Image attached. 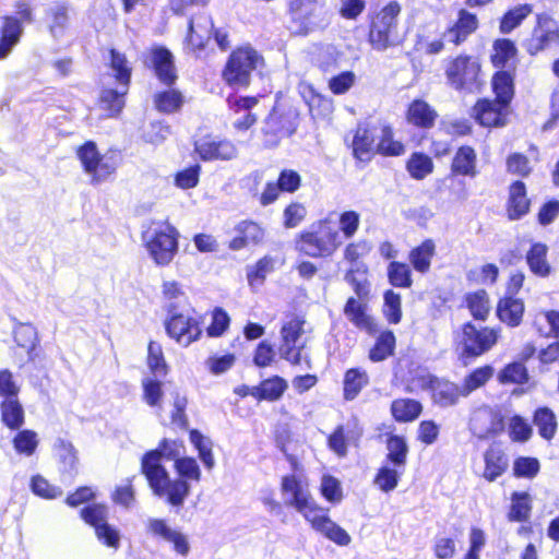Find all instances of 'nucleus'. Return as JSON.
Wrapping results in <instances>:
<instances>
[{
	"label": "nucleus",
	"mask_w": 559,
	"mask_h": 559,
	"mask_svg": "<svg viewBox=\"0 0 559 559\" xmlns=\"http://www.w3.org/2000/svg\"><path fill=\"white\" fill-rule=\"evenodd\" d=\"M533 13V4L522 3L509 8L499 19V32L510 34Z\"/></svg>",
	"instance_id": "3c124183"
},
{
	"label": "nucleus",
	"mask_w": 559,
	"mask_h": 559,
	"mask_svg": "<svg viewBox=\"0 0 559 559\" xmlns=\"http://www.w3.org/2000/svg\"><path fill=\"white\" fill-rule=\"evenodd\" d=\"M483 461L481 478L488 483L496 481L509 469V455L499 443H492L484 451Z\"/></svg>",
	"instance_id": "2f4dec72"
},
{
	"label": "nucleus",
	"mask_w": 559,
	"mask_h": 559,
	"mask_svg": "<svg viewBox=\"0 0 559 559\" xmlns=\"http://www.w3.org/2000/svg\"><path fill=\"white\" fill-rule=\"evenodd\" d=\"M462 306L468 310L475 321L485 322L490 316V296L484 288L466 293L463 296Z\"/></svg>",
	"instance_id": "4c0bfd02"
},
{
	"label": "nucleus",
	"mask_w": 559,
	"mask_h": 559,
	"mask_svg": "<svg viewBox=\"0 0 559 559\" xmlns=\"http://www.w3.org/2000/svg\"><path fill=\"white\" fill-rule=\"evenodd\" d=\"M364 435V428L359 420L354 417L346 424H340L334 427L326 437V445L338 457H345L348 447H358Z\"/></svg>",
	"instance_id": "412c9836"
},
{
	"label": "nucleus",
	"mask_w": 559,
	"mask_h": 559,
	"mask_svg": "<svg viewBox=\"0 0 559 559\" xmlns=\"http://www.w3.org/2000/svg\"><path fill=\"white\" fill-rule=\"evenodd\" d=\"M403 472L404 469L383 465L378 468L373 477V484L381 491L390 492L397 487Z\"/></svg>",
	"instance_id": "0e129e2a"
},
{
	"label": "nucleus",
	"mask_w": 559,
	"mask_h": 559,
	"mask_svg": "<svg viewBox=\"0 0 559 559\" xmlns=\"http://www.w3.org/2000/svg\"><path fill=\"white\" fill-rule=\"evenodd\" d=\"M424 389L430 392L432 403L441 408L455 406L464 397L461 385L436 376H428Z\"/></svg>",
	"instance_id": "b1692460"
},
{
	"label": "nucleus",
	"mask_w": 559,
	"mask_h": 559,
	"mask_svg": "<svg viewBox=\"0 0 559 559\" xmlns=\"http://www.w3.org/2000/svg\"><path fill=\"white\" fill-rule=\"evenodd\" d=\"M342 243L334 219L325 216L296 234L294 249L301 257L326 260L338 251Z\"/></svg>",
	"instance_id": "7ed1b4c3"
},
{
	"label": "nucleus",
	"mask_w": 559,
	"mask_h": 559,
	"mask_svg": "<svg viewBox=\"0 0 559 559\" xmlns=\"http://www.w3.org/2000/svg\"><path fill=\"white\" fill-rule=\"evenodd\" d=\"M443 75L448 87L459 94H479L486 85L483 62L471 53L449 57L443 66Z\"/></svg>",
	"instance_id": "20e7f679"
},
{
	"label": "nucleus",
	"mask_w": 559,
	"mask_h": 559,
	"mask_svg": "<svg viewBox=\"0 0 559 559\" xmlns=\"http://www.w3.org/2000/svg\"><path fill=\"white\" fill-rule=\"evenodd\" d=\"M436 255V242L431 238L424 239L408 252L412 267L420 274H427Z\"/></svg>",
	"instance_id": "a19ab883"
},
{
	"label": "nucleus",
	"mask_w": 559,
	"mask_h": 559,
	"mask_svg": "<svg viewBox=\"0 0 559 559\" xmlns=\"http://www.w3.org/2000/svg\"><path fill=\"white\" fill-rule=\"evenodd\" d=\"M540 472V462L535 456H518L513 460L512 474L515 478L533 479Z\"/></svg>",
	"instance_id": "774afa93"
},
{
	"label": "nucleus",
	"mask_w": 559,
	"mask_h": 559,
	"mask_svg": "<svg viewBox=\"0 0 559 559\" xmlns=\"http://www.w3.org/2000/svg\"><path fill=\"white\" fill-rule=\"evenodd\" d=\"M288 389L286 379L278 374L270 376L253 386L254 400L257 402H276L281 400Z\"/></svg>",
	"instance_id": "ea45409f"
},
{
	"label": "nucleus",
	"mask_w": 559,
	"mask_h": 559,
	"mask_svg": "<svg viewBox=\"0 0 559 559\" xmlns=\"http://www.w3.org/2000/svg\"><path fill=\"white\" fill-rule=\"evenodd\" d=\"M559 45V23L548 13H538L531 35L524 39L523 48L531 57Z\"/></svg>",
	"instance_id": "a211bd4d"
},
{
	"label": "nucleus",
	"mask_w": 559,
	"mask_h": 559,
	"mask_svg": "<svg viewBox=\"0 0 559 559\" xmlns=\"http://www.w3.org/2000/svg\"><path fill=\"white\" fill-rule=\"evenodd\" d=\"M236 236L228 242V248L239 251L248 247H255L263 243L265 228L253 219H242L235 226Z\"/></svg>",
	"instance_id": "cd10ccee"
},
{
	"label": "nucleus",
	"mask_w": 559,
	"mask_h": 559,
	"mask_svg": "<svg viewBox=\"0 0 559 559\" xmlns=\"http://www.w3.org/2000/svg\"><path fill=\"white\" fill-rule=\"evenodd\" d=\"M500 338V328L483 325L477 326L467 321L461 325V337L457 343L459 359L467 366L476 358L490 352Z\"/></svg>",
	"instance_id": "0eeeda50"
},
{
	"label": "nucleus",
	"mask_w": 559,
	"mask_h": 559,
	"mask_svg": "<svg viewBox=\"0 0 559 559\" xmlns=\"http://www.w3.org/2000/svg\"><path fill=\"white\" fill-rule=\"evenodd\" d=\"M525 301L518 296L502 295L496 304V317L507 328L515 329L524 321Z\"/></svg>",
	"instance_id": "c85d7f7f"
},
{
	"label": "nucleus",
	"mask_w": 559,
	"mask_h": 559,
	"mask_svg": "<svg viewBox=\"0 0 559 559\" xmlns=\"http://www.w3.org/2000/svg\"><path fill=\"white\" fill-rule=\"evenodd\" d=\"M126 90L128 88L126 87ZM126 94L127 91L120 93L115 88H105L102 92L98 98V106L105 111L107 118H117L120 116L126 105Z\"/></svg>",
	"instance_id": "603ef678"
},
{
	"label": "nucleus",
	"mask_w": 559,
	"mask_h": 559,
	"mask_svg": "<svg viewBox=\"0 0 559 559\" xmlns=\"http://www.w3.org/2000/svg\"><path fill=\"white\" fill-rule=\"evenodd\" d=\"M477 28L478 19L476 14L461 9L456 21L445 29L444 36H449V41L454 46H460L465 43Z\"/></svg>",
	"instance_id": "f704fd0d"
},
{
	"label": "nucleus",
	"mask_w": 559,
	"mask_h": 559,
	"mask_svg": "<svg viewBox=\"0 0 559 559\" xmlns=\"http://www.w3.org/2000/svg\"><path fill=\"white\" fill-rule=\"evenodd\" d=\"M13 340L17 348L26 353V360H22L20 368L27 362H35L39 358L40 345L36 328L31 323H17L13 329Z\"/></svg>",
	"instance_id": "7c9ffc66"
},
{
	"label": "nucleus",
	"mask_w": 559,
	"mask_h": 559,
	"mask_svg": "<svg viewBox=\"0 0 559 559\" xmlns=\"http://www.w3.org/2000/svg\"><path fill=\"white\" fill-rule=\"evenodd\" d=\"M438 111L425 99H413L405 109L406 122L418 130H430L436 126Z\"/></svg>",
	"instance_id": "473e14b6"
},
{
	"label": "nucleus",
	"mask_w": 559,
	"mask_h": 559,
	"mask_svg": "<svg viewBox=\"0 0 559 559\" xmlns=\"http://www.w3.org/2000/svg\"><path fill=\"white\" fill-rule=\"evenodd\" d=\"M0 419L4 427L14 431L25 424V412L19 397L5 399L0 402Z\"/></svg>",
	"instance_id": "de8ad7c7"
},
{
	"label": "nucleus",
	"mask_w": 559,
	"mask_h": 559,
	"mask_svg": "<svg viewBox=\"0 0 559 559\" xmlns=\"http://www.w3.org/2000/svg\"><path fill=\"white\" fill-rule=\"evenodd\" d=\"M389 283L396 288H411L413 285L412 265L402 261H390L386 266Z\"/></svg>",
	"instance_id": "5fc2aeb1"
},
{
	"label": "nucleus",
	"mask_w": 559,
	"mask_h": 559,
	"mask_svg": "<svg viewBox=\"0 0 559 559\" xmlns=\"http://www.w3.org/2000/svg\"><path fill=\"white\" fill-rule=\"evenodd\" d=\"M492 97H478L469 109V117L483 129L495 130L508 126L512 114L516 86L507 80L495 79L489 82Z\"/></svg>",
	"instance_id": "f257e3e1"
},
{
	"label": "nucleus",
	"mask_w": 559,
	"mask_h": 559,
	"mask_svg": "<svg viewBox=\"0 0 559 559\" xmlns=\"http://www.w3.org/2000/svg\"><path fill=\"white\" fill-rule=\"evenodd\" d=\"M519 61V49L515 43L507 37L496 38L492 41L491 50L489 53V62L495 69L490 76L489 82L499 78V80H507L512 86H516V64Z\"/></svg>",
	"instance_id": "dca6fc26"
},
{
	"label": "nucleus",
	"mask_w": 559,
	"mask_h": 559,
	"mask_svg": "<svg viewBox=\"0 0 559 559\" xmlns=\"http://www.w3.org/2000/svg\"><path fill=\"white\" fill-rule=\"evenodd\" d=\"M305 320L300 317H293L281 328V343L278 352L281 358L290 366H304L306 369L312 368V358L305 352L306 342H300L304 334Z\"/></svg>",
	"instance_id": "f8f14e48"
},
{
	"label": "nucleus",
	"mask_w": 559,
	"mask_h": 559,
	"mask_svg": "<svg viewBox=\"0 0 559 559\" xmlns=\"http://www.w3.org/2000/svg\"><path fill=\"white\" fill-rule=\"evenodd\" d=\"M186 452V445L182 440H170L163 438L159 440L156 449L146 451L142 459L140 471L145 476L150 488L153 493L163 492L162 484L167 478V469L162 464V461L168 460L177 462Z\"/></svg>",
	"instance_id": "423d86ee"
},
{
	"label": "nucleus",
	"mask_w": 559,
	"mask_h": 559,
	"mask_svg": "<svg viewBox=\"0 0 559 559\" xmlns=\"http://www.w3.org/2000/svg\"><path fill=\"white\" fill-rule=\"evenodd\" d=\"M532 421L536 426L539 437L550 442L558 431V420L555 412L548 406L535 408Z\"/></svg>",
	"instance_id": "49530a36"
},
{
	"label": "nucleus",
	"mask_w": 559,
	"mask_h": 559,
	"mask_svg": "<svg viewBox=\"0 0 559 559\" xmlns=\"http://www.w3.org/2000/svg\"><path fill=\"white\" fill-rule=\"evenodd\" d=\"M405 169L412 179L420 181L435 171V163L429 154L415 151L406 159Z\"/></svg>",
	"instance_id": "8fccbe9b"
},
{
	"label": "nucleus",
	"mask_w": 559,
	"mask_h": 559,
	"mask_svg": "<svg viewBox=\"0 0 559 559\" xmlns=\"http://www.w3.org/2000/svg\"><path fill=\"white\" fill-rule=\"evenodd\" d=\"M275 260L271 255L260 258L252 266L247 270L248 284L252 286L262 285L267 274L274 271Z\"/></svg>",
	"instance_id": "338daca9"
},
{
	"label": "nucleus",
	"mask_w": 559,
	"mask_h": 559,
	"mask_svg": "<svg viewBox=\"0 0 559 559\" xmlns=\"http://www.w3.org/2000/svg\"><path fill=\"white\" fill-rule=\"evenodd\" d=\"M193 152L202 162H229L238 157L237 145L229 139L205 134L193 142Z\"/></svg>",
	"instance_id": "6ab92c4d"
},
{
	"label": "nucleus",
	"mask_w": 559,
	"mask_h": 559,
	"mask_svg": "<svg viewBox=\"0 0 559 559\" xmlns=\"http://www.w3.org/2000/svg\"><path fill=\"white\" fill-rule=\"evenodd\" d=\"M479 173V159L476 148L469 144L459 145L451 157L448 178L474 179Z\"/></svg>",
	"instance_id": "5701e85b"
},
{
	"label": "nucleus",
	"mask_w": 559,
	"mask_h": 559,
	"mask_svg": "<svg viewBox=\"0 0 559 559\" xmlns=\"http://www.w3.org/2000/svg\"><path fill=\"white\" fill-rule=\"evenodd\" d=\"M374 343L368 350V359L371 362H381L394 356L396 349V336L390 329L381 330L373 335Z\"/></svg>",
	"instance_id": "58836bf2"
},
{
	"label": "nucleus",
	"mask_w": 559,
	"mask_h": 559,
	"mask_svg": "<svg viewBox=\"0 0 559 559\" xmlns=\"http://www.w3.org/2000/svg\"><path fill=\"white\" fill-rule=\"evenodd\" d=\"M368 275L369 267L367 264L350 266L346 270L344 280L350 286L355 296L347 298L343 313L355 328L366 332L368 335H376L379 331V324L368 313L372 292Z\"/></svg>",
	"instance_id": "f03ea898"
},
{
	"label": "nucleus",
	"mask_w": 559,
	"mask_h": 559,
	"mask_svg": "<svg viewBox=\"0 0 559 559\" xmlns=\"http://www.w3.org/2000/svg\"><path fill=\"white\" fill-rule=\"evenodd\" d=\"M265 60L250 44L237 46L229 53L223 69L222 80L233 88H248L252 73L264 68Z\"/></svg>",
	"instance_id": "39448f33"
},
{
	"label": "nucleus",
	"mask_w": 559,
	"mask_h": 559,
	"mask_svg": "<svg viewBox=\"0 0 559 559\" xmlns=\"http://www.w3.org/2000/svg\"><path fill=\"white\" fill-rule=\"evenodd\" d=\"M533 511V499L527 491H513L510 496V506L507 520L512 523L528 522Z\"/></svg>",
	"instance_id": "37998d69"
},
{
	"label": "nucleus",
	"mask_w": 559,
	"mask_h": 559,
	"mask_svg": "<svg viewBox=\"0 0 559 559\" xmlns=\"http://www.w3.org/2000/svg\"><path fill=\"white\" fill-rule=\"evenodd\" d=\"M320 0H290L288 3V13L293 24L292 34L294 36H307L314 29L312 21L314 7Z\"/></svg>",
	"instance_id": "a878e982"
},
{
	"label": "nucleus",
	"mask_w": 559,
	"mask_h": 559,
	"mask_svg": "<svg viewBox=\"0 0 559 559\" xmlns=\"http://www.w3.org/2000/svg\"><path fill=\"white\" fill-rule=\"evenodd\" d=\"M423 409V404L418 400L411 397H397L390 405L393 420L400 424L415 421L421 415Z\"/></svg>",
	"instance_id": "79ce46f5"
},
{
	"label": "nucleus",
	"mask_w": 559,
	"mask_h": 559,
	"mask_svg": "<svg viewBox=\"0 0 559 559\" xmlns=\"http://www.w3.org/2000/svg\"><path fill=\"white\" fill-rule=\"evenodd\" d=\"M369 372L360 366L347 368L342 380V396L346 402L356 400L370 385Z\"/></svg>",
	"instance_id": "72a5a7b5"
},
{
	"label": "nucleus",
	"mask_w": 559,
	"mask_h": 559,
	"mask_svg": "<svg viewBox=\"0 0 559 559\" xmlns=\"http://www.w3.org/2000/svg\"><path fill=\"white\" fill-rule=\"evenodd\" d=\"M385 447L388 450L385 462L396 468L405 469L409 451L406 439L400 435L388 433Z\"/></svg>",
	"instance_id": "09e8293b"
},
{
	"label": "nucleus",
	"mask_w": 559,
	"mask_h": 559,
	"mask_svg": "<svg viewBox=\"0 0 559 559\" xmlns=\"http://www.w3.org/2000/svg\"><path fill=\"white\" fill-rule=\"evenodd\" d=\"M75 155L81 163L83 171L91 176L92 183H99L115 175L122 163L120 152L110 150L105 154H100L97 144L92 140H87L79 145L75 150Z\"/></svg>",
	"instance_id": "6e6552de"
},
{
	"label": "nucleus",
	"mask_w": 559,
	"mask_h": 559,
	"mask_svg": "<svg viewBox=\"0 0 559 559\" xmlns=\"http://www.w3.org/2000/svg\"><path fill=\"white\" fill-rule=\"evenodd\" d=\"M501 384L523 385L530 381V373L525 365L520 361H512L504 365L497 374Z\"/></svg>",
	"instance_id": "4d7b16f0"
},
{
	"label": "nucleus",
	"mask_w": 559,
	"mask_h": 559,
	"mask_svg": "<svg viewBox=\"0 0 559 559\" xmlns=\"http://www.w3.org/2000/svg\"><path fill=\"white\" fill-rule=\"evenodd\" d=\"M376 151L382 156H401L405 153V145L394 139V131L391 126L381 129V136L376 145Z\"/></svg>",
	"instance_id": "13d9d810"
},
{
	"label": "nucleus",
	"mask_w": 559,
	"mask_h": 559,
	"mask_svg": "<svg viewBox=\"0 0 559 559\" xmlns=\"http://www.w3.org/2000/svg\"><path fill=\"white\" fill-rule=\"evenodd\" d=\"M298 128V112L275 103L262 121L260 135L264 148L277 147L281 142L292 136Z\"/></svg>",
	"instance_id": "9d476101"
},
{
	"label": "nucleus",
	"mask_w": 559,
	"mask_h": 559,
	"mask_svg": "<svg viewBox=\"0 0 559 559\" xmlns=\"http://www.w3.org/2000/svg\"><path fill=\"white\" fill-rule=\"evenodd\" d=\"M109 67L115 71V80L128 88L131 83L132 69L126 55L115 48H110Z\"/></svg>",
	"instance_id": "bf43d9fd"
},
{
	"label": "nucleus",
	"mask_w": 559,
	"mask_h": 559,
	"mask_svg": "<svg viewBox=\"0 0 559 559\" xmlns=\"http://www.w3.org/2000/svg\"><path fill=\"white\" fill-rule=\"evenodd\" d=\"M532 207V200L527 194V188L524 181L514 180L508 187V197L506 201V215L509 221H520L525 217Z\"/></svg>",
	"instance_id": "bb28decb"
},
{
	"label": "nucleus",
	"mask_w": 559,
	"mask_h": 559,
	"mask_svg": "<svg viewBox=\"0 0 559 559\" xmlns=\"http://www.w3.org/2000/svg\"><path fill=\"white\" fill-rule=\"evenodd\" d=\"M401 12V4L396 0H392L380 10L369 14L367 40L372 49L383 51L394 46V35Z\"/></svg>",
	"instance_id": "1a4fd4ad"
},
{
	"label": "nucleus",
	"mask_w": 559,
	"mask_h": 559,
	"mask_svg": "<svg viewBox=\"0 0 559 559\" xmlns=\"http://www.w3.org/2000/svg\"><path fill=\"white\" fill-rule=\"evenodd\" d=\"M146 364L151 371L156 377H165L169 371V367L166 362L163 347L160 344L154 341H150L147 345V357Z\"/></svg>",
	"instance_id": "e2e57ef3"
},
{
	"label": "nucleus",
	"mask_w": 559,
	"mask_h": 559,
	"mask_svg": "<svg viewBox=\"0 0 559 559\" xmlns=\"http://www.w3.org/2000/svg\"><path fill=\"white\" fill-rule=\"evenodd\" d=\"M12 438L14 451L20 455L32 456L39 444L37 432L32 429H19Z\"/></svg>",
	"instance_id": "052dcab7"
},
{
	"label": "nucleus",
	"mask_w": 559,
	"mask_h": 559,
	"mask_svg": "<svg viewBox=\"0 0 559 559\" xmlns=\"http://www.w3.org/2000/svg\"><path fill=\"white\" fill-rule=\"evenodd\" d=\"M281 491L289 495L290 498L285 502L287 507L295 510L306 506V501L312 496L310 491L302 485L301 480L295 475H284L281 478Z\"/></svg>",
	"instance_id": "c03bdc74"
},
{
	"label": "nucleus",
	"mask_w": 559,
	"mask_h": 559,
	"mask_svg": "<svg viewBox=\"0 0 559 559\" xmlns=\"http://www.w3.org/2000/svg\"><path fill=\"white\" fill-rule=\"evenodd\" d=\"M350 147L353 157L357 162L364 164L369 163L377 153L372 131L368 127L359 124L353 131Z\"/></svg>",
	"instance_id": "e433bc0d"
},
{
	"label": "nucleus",
	"mask_w": 559,
	"mask_h": 559,
	"mask_svg": "<svg viewBox=\"0 0 559 559\" xmlns=\"http://www.w3.org/2000/svg\"><path fill=\"white\" fill-rule=\"evenodd\" d=\"M301 176L295 169L284 168L275 181H267L259 195V203L267 206L276 202L281 193H295L301 187Z\"/></svg>",
	"instance_id": "4be33fe9"
},
{
	"label": "nucleus",
	"mask_w": 559,
	"mask_h": 559,
	"mask_svg": "<svg viewBox=\"0 0 559 559\" xmlns=\"http://www.w3.org/2000/svg\"><path fill=\"white\" fill-rule=\"evenodd\" d=\"M16 15H3L0 26V60L9 57L20 43L24 23L33 22V9L26 1L20 0L14 4Z\"/></svg>",
	"instance_id": "4468645a"
},
{
	"label": "nucleus",
	"mask_w": 559,
	"mask_h": 559,
	"mask_svg": "<svg viewBox=\"0 0 559 559\" xmlns=\"http://www.w3.org/2000/svg\"><path fill=\"white\" fill-rule=\"evenodd\" d=\"M261 97V95H229L226 98L230 111L234 114L245 112L243 116L236 119L233 123V128L236 131L247 132L257 124L259 117L252 109L259 104Z\"/></svg>",
	"instance_id": "393cba45"
},
{
	"label": "nucleus",
	"mask_w": 559,
	"mask_h": 559,
	"mask_svg": "<svg viewBox=\"0 0 559 559\" xmlns=\"http://www.w3.org/2000/svg\"><path fill=\"white\" fill-rule=\"evenodd\" d=\"M185 104L182 92L173 86L158 91L153 95L154 108L164 115L179 112Z\"/></svg>",
	"instance_id": "a18cd8bd"
},
{
	"label": "nucleus",
	"mask_w": 559,
	"mask_h": 559,
	"mask_svg": "<svg viewBox=\"0 0 559 559\" xmlns=\"http://www.w3.org/2000/svg\"><path fill=\"white\" fill-rule=\"evenodd\" d=\"M144 246L155 264L167 266L178 252L179 233L170 223L163 222L145 239Z\"/></svg>",
	"instance_id": "2eb2a0df"
},
{
	"label": "nucleus",
	"mask_w": 559,
	"mask_h": 559,
	"mask_svg": "<svg viewBox=\"0 0 559 559\" xmlns=\"http://www.w3.org/2000/svg\"><path fill=\"white\" fill-rule=\"evenodd\" d=\"M296 511L313 531L329 540L338 546H347L350 543L349 534L330 518L329 509L319 506L312 497L306 501V506L297 508Z\"/></svg>",
	"instance_id": "ddd939ff"
},
{
	"label": "nucleus",
	"mask_w": 559,
	"mask_h": 559,
	"mask_svg": "<svg viewBox=\"0 0 559 559\" xmlns=\"http://www.w3.org/2000/svg\"><path fill=\"white\" fill-rule=\"evenodd\" d=\"M382 314L389 324H399L402 321V297L393 289H388L383 294Z\"/></svg>",
	"instance_id": "680f3d73"
},
{
	"label": "nucleus",
	"mask_w": 559,
	"mask_h": 559,
	"mask_svg": "<svg viewBox=\"0 0 559 559\" xmlns=\"http://www.w3.org/2000/svg\"><path fill=\"white\" fill-rule=\"evenodd\" d=\"M171 411L169 415L171 426L182 431L189 430V416L187 414L189 400L187 395L175 391L171 393Z\"/></svg>",
	"instance_id": "864d4df0"
},
{
	"label": "nucleus",
	"mask_w": 559,
	"mask_h": 559,
	"mask_svg": "<svg viewBox=\"0 0 559 559\" xmlns=\"http://www.w3.org/2000/svg\"><path fill=\"white\" fill-rule=\"evenodd\" d=\"M549 248L545 242L534 241L526 251L525 260L530 272L540 278L549 277L552 273L548 260Z\"/></svg>",
	"instance_id": "c9c22d12"
},
{
	"label": "nucleus",
	"mask_w": 559,
	"mask_h": 559,
	"mask_svg": "<svg viewBox=\"0 0 559 559\" xmlns=\"http://www.w3.org/2000/svg\"><path fill=\"white\" fill-rule=\"evenodd\" d=\"M145 66L150 69L157 81L166 86H174L178 80V72L175 58L171 51L165 46H153L148 49Z\"/></svg>",
	"instance_id": "aec40b11"
},
{
	"label": "nucleus",
	"mask_w": 559,
	"mask_h": 559,
	"mask_svg": "<svg viewBox=\"0 0 559 559\" xmlns=\"http://www.w3.org/2000/svg\"><path fill=\"white\" fill-rule=\"evenodd\" d=\"M173 309L175 306L169 309L168 317L164 322L166 334L182 346H189L199 341L203 335L202 316H188L173 311Z\"/></svg>",
	"instance_id": "f3484780"
},
{
	"label": "nucleus",
	"mask_w": 559,
	"mask_h": 559,
	"mask_svg": "<svg viewBox=\"0 0 559 559\" xmlns=\"http://www.w3.org/2000/svg\"><path fill=\"white\" fill-rule=\"evenodd\" d=\"M147 531L154 537L171 544L176 554L187 557L190 552V544L186 534L168 526L164 519H150L147 522Z\"/></svg>",
	"instance_id": "c756f323"
},
{
	"label": "nucleus",
	"mask_w": 559,
	"mask_h": 559,
	"mask_svg": "<svg viewBox=\"0 0 559 559\" xmlns=\"http://www.w3.org/2000/svg\"><path fill=\"white\" fill-rule=\"evenodd\" d=\"M493 376V368L490 365H484L468 372L461 384L463 396L466 397L474 391L483 388Z\"/></svg>",
	"instance_id": "6e6d98bb"
},
{
	"label": "nucleus",
	"mask_w": 559,
	"mask_h": 559,
	"mask_svg": "<svg viewBox=\"0 0 559 559\" xmlns=\"http://www.w3.org/2000/svg\"><path fill=\"white\" fill-rule=\"evenodd\" d=\"M211 322L205 328V333L209 337L217 338L223 336L230 326V317L228 312L222 307H214L210 311Z\"/></svg>",
	"instance_id": "69168bd1"
},
{
	"label": "nucleus",
	"mask_w": 559,
	"mask_h": 559,
	"mask_svg": "<svg viewBox=\"0 0 559 559\" xmlns=\"http://www.w3.org/2000/svg\"><path fill=\"white\" fill-rule=\"evenodd\" d=\"M174 468L179 477L171 480L167 473V478L162 484L163 492L154 495L165 498L166 502L173 507H181L190 493L189 481H200L201 469L197 460L192 456H183L177 460L174 463Z\"/></svg>",
	"instance_id": "9b49d317"
}]
</instances>
